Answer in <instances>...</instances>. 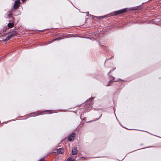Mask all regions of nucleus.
<instances>
[{
  "label": "nucleus",
  "instance_id": "obj_1",
  "mask_svg": "<svg viewBox=\"0 0 161 161\" xmlns=\"http://www.w3.org/2000/svg\"><path fill=\"white\" fill-rule=\"evenodd\" d=\"M127 11L126 8H124L123 9H121L120 10L117 11L115 12L114 15H116L120 14H122Z\"/></svg>",
  "mask_w": 161,
  "mask_h": 161
},
{
  "label": "nucleus",
  "instance_id": "obj_2",
  "mask_svg": "<svg viewBox=\"0 0 161 161\" xmlns=\"http://www.w3.org/2000/svg\"><path fill=\"white\" fill-rule=\"evenodd\" d=\"M20 1L19 0L16 1L14 3L13 8L14 9H17L18 8L19 6V4Z\"/></svg>",
  "mask_w": 161,
  "mask_h": 161
},
{
  "label": "nucleus",
  "instance_id": "obj_3",
  "mask_svg": "<svg viewBox=\"0 0 161 161\" xmlns=\"http://www.w3.org/2000/svg\"><path fill=\"white\" fill-rule=\"evenodd\" d=\"M75 134L74 133L70 135L69 136L68 139L69 141H73L75 138Z\"/></svg>",
  "mask_w": 161,
  "mask_h": 161
},
{
  "label": "nucleus",
  "instance_id": "obj_4",
  "mask_svg": "<svg viewBox=\"0 0 161 161\" xmlns=\"http://www.w3.org/2000/svg\"><path fill=\"white\" fill-rule=\"evenodd\" d=\"M77 150L76 147H74L72 151V155H75L77 153Z\"/></svg>",
  "mask_w": 161,
  "mask_h": 161
},
{
  "label": "nucleus",
  "instance_id": "obj_5",
  "mask_svg": "<svg viewBox=\"0 0 161 161\" xmlns=\"http://www.w3.org/2000/svg\"><path fill=\"white\" fill-rule=\"evenodd\" d=\"M64 152V150L62 148H60L59 149H58L57 150V152L58 153H62Z\"/></svg>",
  "mask_w": 161,
  "mask_h": 161
},
{
  "label": "nucleus",
  "instance_id": "obj_6",
  "mask_svg": "<svg viewBox=\"0 0 161 161\" xmlns=\"http://www.w3.org/2000/svg\"><path fill=\"white\" fill-rule=\"evenodd\" d=\"M17 32L15 31H13L12 32L10 35L12 37H13L17 35Z\"/></svg>",
  "mask_w": 161,
  "mask_h": 161
},
{
  "label": "nucleus",
  "instance_id": "obj_7",
  "mask_svg": "<svg viewBox=\"0 0 161 161\" xmlns=\"http://www.w3.org/2000/svg\"><path fill=\"white\" fill-rule=\"evenodd\" d=\"M12 37L10 35L8 36L7 37L6 39H5L4 40H3L4 42H6L8 40H9Z\"/></svg>",
  "mask_w": 161,
  "mask_h": 161
},
{
  "label": "nucleus",
  "instance_id": "obj_8",
  "mask_svg": "<svg viewBox=\"0 0 161 161\" xmlns=\"http://www.w3.org/2000/svg\"><path fill=\"white\" fill-rule=\"evenodd\" d=\"M8 27L9 28H12L14 26V24L13 23H9L8 25Z\"/></svg>",
  "mask_w": 161,
  "mask_h": 161
},
{
  "label": "nucleus",
  "instance_id": "obj_9",
  "mask_svg": "<svg viewBox=\"0 0 161 161\" xmlns=\"http://www.w3.org/2000/svg\"><path fill=\"white\" fill-rule=\"evenodd\" d=\"M74 159L72 157H69L67 160L66 161H73Z\"/></svg>",
  "mask_w": 161,
  "mask_h": 161
},
{
  "label": "nucleus",
  "instance_id": "obj_10",
  "mask_svg": "<svg viewBox=\"0 0 161 161\" xmlns=\"http://www.w3.org/2000/svg\"><path fill=\"white\" fill-rule=\"evenodd\" d=\"M33 114H36V116L41 114L39 112H36V113H33ZM34 116H35V115H34Z\"/></svg>",
  "mask_w": 161,
  "mask_h": 161
},
{
  "label": "nucleus",
  "instance_id": "obj_11",
  "mask_svg": "<svg viewBox=\"0 0 161 161\" xmlns=\"http://www.w3.org/2000/svg\"><path fill=\"white\" fill-rule=\"evenodd\" d=\"M7 15H8V17L10 18L11 16V13H9V14H8Z\"/></svg>",
  "mask_w": 161,
  "mask_h": 161
},
{
  "label": "nucleus",
  "instance_id": "obj_12",
  "mask_svg": "<svg viewBox=\"0 0 161 161\" xmlns=\"http://www.w3.org/2000/svg\"><path fill=\"white\" fill-rule=\"evenodd\" d=\"M61 39V38H57L56 39H54L53 41H55L56 40H58Z\"/></svg>",
  "mask_w": 161,
  "mask_h": 161
},
{
  "label": "nucleus",
  "instance_id": "obj_13",
  "mask_svg": "<svg viewBox=\"0 0 161 161\" xmlns=\"http://www.w3.org/2000/svg\"><path fill=\"white\" fill-rule=\"evenodd\" d=\"M114 69L112 70H111L108 73V75H109V73L111 72H112V71H113L114 69Z\"/></svg>",
  "mask_w": 161,
  "mask_h": 161
},
{
  "label": "nucleus",
  "instance_id": "obj_14",
  "mask_svg": "<svg viewBox=\"0 0 161 161\" xmlns=\"http://www.w3.org/2000/svg\"><path fill=\"white\" fill-rule=\"evenodd\" d=\"M40 161H44V159L43 158Z\"/></svg>",
  "mask_w": 161,
  "mask_h": 161
},
{
  "label": "nucleus",
  "instance_id": "obj_15",
  "mask_svg": "<svg viewBox=\"0 0 161 161\" xmlns=\"http://www.w3.org/2000/svg\"><path fill=\"white\" fill-rule=\"evenodd\" d=\"M26 1V0H22V3H24V2H25Z\"/></svg>",
  "mask_w": 161,
  "mask_h": 161
},
{
  "label": "nucleus",
  "instance_id": "obj_16",
  "mask_svg": "<svg viewBox=\"0 0 161 161\" xmlns=\"http://www.w3.org/2000/svg\"><path fill=\"white\" fill-rule=\"evenodd\" d=\"M49 111V110H47L46 111Z\"/></svg>",
  "mask_w": 161,
  "mask_h": 161
},
{
  "label": "nucleus",
  "instance_id": "obj_17",
  "mask_svg": "<svg viewBox=\"0 0 161 161\" xmlns=\"http://www.w3.org/2000/svg\"><path fill=\"white\" fill-rule=\"evenodd\" d=\"M87 13H89V12H87Z\"/></svg>",
  "mask_w": 161,
  "mask_h": 161
}]
</instances>
